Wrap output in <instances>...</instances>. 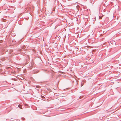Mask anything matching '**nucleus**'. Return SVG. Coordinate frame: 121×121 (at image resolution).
Wrapping results in <instances>:
<instances>
[{"instance_id":"obj_2","label":"nucleus","mask_w":121,"mask_h":121,"mask_svg":"<svg viewBox=\"0 0 121 121\" xmlns=\"http://www.w3.org/2000/svg\"><path fill=\"white\" fill-rule=\"evenodd\" d=\"M21 48L22 49H24L26 47L25 46H23Z\"/></svg>"},{"instance_id":"obj_5","label":"nucleus","mask_w":121,"mask_h":121,"mask_svg":"<svg viewBox=\"0 0 121 121\" xmlns=\"http://www.w3.org/2000/svg\"><path fill=\"white\" fill-rule=\"evenodd\" d=\"M81 86H82L83 85V84L82 83H81Z\"/></svg>"},{"instance_id":"obj_6","label":"nucleus","mask_w":121,"mask_h":121,"mask_svg":"<svg viewBox=\"0 0 121 121\" xmlns=\"http://www.w3.org/2000/svg\"><path fill=\"white\" fill-rule=\"evenodd\" d=\"M13 34H14V33H12V35Z\"/></svg>"},{"instance_id":"obj_4","label":"nucleus","mask_w":121,"mask_h":121,"mask_svg":"<svg viewBox=\"0 0 121 121\" xmlns=\"http://www.w3.org/2000/svg\"><path fill=\"white\" fill-rule=\"evenodd\" d=\"M102 16H99V19H102Z\"/></svg>"},{"instance_id":"obj_3","label":"nucleus","mask_w":121,"mask_h":121,"mask_svg":"<svg viewBox=\"0 0 121 121\" xmlns=\"http://www.w3.org/2000/svg\"><path fill=\"white\" fill-rule=\"evenodd\" d=\"M41 97L42 99H44L45 98L44 96H41Z\"/></svg>"},{"instance_id":"obj_1","label":"nucleus","mask_w":121,"mask_h":121,"mask_svg":"<svg viewBox=\"0 0 121 121\" xmlns=\"http://www.w3.org/2000/svg\"><path fill=\"white\" fill-rule=\"evenodd\" d=\"M18 107L22 109H23L22 108V106L21 105L19 104L18 106Z\"/></svg>"}]
</instances>
